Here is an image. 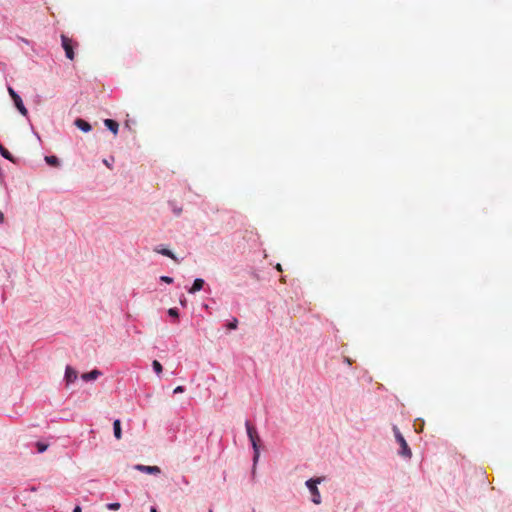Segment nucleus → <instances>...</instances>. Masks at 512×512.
<instances>
[{"instance_id":"obj_25","label":"nucleus","mask_w":512,"mask_h":512,"mask_svg":"<svg viewBox=\"0 0 512 512\" xmlns=\"http://www.w3.org/2000/svg\"><path fill=\"white\" fill-rule=\"evenodd\" d=\"M172 210H173L174 214L177 216H179L182 212V208H178V207H172Z\"/></svg>"},{"instance_id":"obj_20","label":"nucleus","mask_w":512,"mask_h":512,"mask_svg":"<svg viewBox=\"0 0 512 512\" xmlns=\"http://www.w3.org/2000/svg\"><path fill=\"white\" fill-rule=\"evenodd\" d=\"M152 369L158 376H160L163 371V366L158 360H154L152 362Z\"/></svg>"},{"instance_id":"obj_23","label":"nucleus","mask_w":512,"mask_h":512,"mask_svg":"<svg viewBox=\"0 0 512 512\" xmlns=\"http://www.w3.org/2000/svg\"><path fill=\"white\" fill-rule=\"evenodd\" d=\"M185 391H186V387L183 385H179L174 388L173 394L176 395V394L184 393Z\"/></svg>"},{"instance_id":"obj_31","label":"nucleus","mask_w":512,"mask_h":512,"mask_svg":"<svg viewBox=\"0 0 512 512\" xmlns=\"http://www.w3.org/2000/svg\"><path fill=\"white\" fill-rule=\"evenodd\" d=\"M103 163L107 166V167H111V164L109 163L108 160L104 159L103 160Z\"/></svg>"},{"instance_id":"obj_21","label":"nucleus","mask_w":512,"mask_h":512,"mask_svg":"<svg viewBox=\"0 0 512 512\" xmlns=\"http://www.w3.org/2000/svg\"><path fill=\"white\" fill-rule=\"evenodd\" d=\"M121 504L119 502H111L106 504V508L111 511H116L120 509Z\"/></svg>"},{"instance_id":"obj_14","label":"nucleus","mask_w":512,"mask_h":512,"mask_svg":"<svg viewBox=\"0 0 512 512\" xmlns=\"http://www.w3.org/2000/svg\"><path fill=\"white\" fill-rule=\"evenodd\" d=\"M0 155L10 161V162H13L15 163V157L2 145L0 146Z\"/></svg>"},{"instance_id":"obj_19","label":"nucleus","mask_w":512,"mask_h":512,"mask_svg":"<svg viewBox=\"0 0 512 512\" xmlns=\"http://www.w3.org/2000/svg\"><path fill=\"white\" fill-rule=\"evenodd\" d=\"M424 427V420L422 418H417L414 421V429L416 433H422Z\"/></svg>"},{"instance_id":"obj_15","label":"nucleus","mask_w":512,"mask_h":512,"mask_svg":"<svg viewBox=\"0 0 512 512\" xmlns=\"http://www.w3.org/2000/svg\"><path fill=\"white\" fill-rule=\"evenodd\" d=\"M167 314L171 317L175 322L179 321L180 311L177 307H172L167 310Z\"/></svg>"},{"instance_id":"obj_6","label":"nucleus","mask_w":512,"mask_h":512,"mask_svg":"<svg viewBox=\"0 0 512 512\" xmlns=\"http://www.w3.org/2000/svg\"><path fill=\"white\" fill-rule=\"evenodd\" d=\"M154 252L158 253V254H161L163 256H166L170 259H172L174 262H176L177 264H179L181 262L182 259H179L174 253L172 250H170L169 248H167L165 245L163 244H160V245H157L154 247Z\"/></svg>"},{"instance_id":"obj_8","label":"nucleus","mask_w":512,"mask_h":512,"mask_svg":"<svg viewBox=\"0 0 512 512\" xmlns=\"http://www.w3.org/2000/svg\"><path fill=\"white\" fill-rule=\"evenodd\" d=\"M77 378L78 372L70 365H67L64 373V381L66 382V385L69 386L70 384L74 383Z\"/></svg>"},{"instance_id":"obj_2","label":"nucleus","mask_w":512,"mask_h":512,"mask_svg":"<svg viewBox=\"0 0 512 512\" xmlns=\"http://www.w3.org/2000/svg\"><path fill=\"white\" fill-rule=\"evenodd\" d=\"M324 480L323 477H312L306 480L305 486L309 490L311 494V501L319 505L322 501L320 491L318 489V485Z\"/></svg>"},{"instance_id":"obj_7","label":"nucleus","mask_w":512,"mask_h":512,"mask_svg":"<svg viewBox=\"0 0 512 512\" xmlns=\"http://www.w3.org/2000/svg\"><path fill=\"white\" fill-rule=\"evenodd\" d=\"M133 469L136 471H140L145 474L150 475H159L161 473V468L159 466H148L143 464H135Z\"/></svg>"},{"instance_id":"obj_16","label":"nucleus","mask_w":512,"mask_h":512,"mask_svg":"<svg viewBox=\"0 0 512 512\" xmlns=\"http://www.w3.org/2000/svg\"><path fill=\"white\" fill-rule=\"evenodd\" d=\"M34 445L39 454L44 453L49 447V444L43 441H36Z\"/></svg>"},{"instance_id":"obj_11","label":"nucleus","mask_w":512,"mask_h":512,"mask_svg":"<svg viewBox=\"0 0 512 512\" xmlns=\"http://www.w3.org/2000/svg\"><path fill=\"white\" fill-rule=\"evenodd\" d=\"M74 125L84 133H88L92 130L91 124L82 118H76Z\"/></svg>"},{"instance_id":"obj_22","label":"nucleus","mask_w":512,"mask_h":512,"mask_svg":"<svg viewBox=\"0 0 512 512\" xmlns=\"http://www.w3.org/2000/svg\"><path fill=\"white\" fill-rule=\"evenodd\" d=\"M159 280H160L161 282L166 283V284H172V283H173V281H174V279H173L172 277H170V276H166V275H162V276H160Z\"/></svg>"},{"instance_id":"obj_10","label":"nucleus","mask_w":512,"mask_h":512,"mask_svg":"<svg viewBox=\"0 0 512 512\" xmlns=\"http://www.w3.org/2000/svg\"><path fill=\"white\" fill-rule=\"evenodd\" d=\"M101 375H102V371H100L99 369L95 368V369H92L89 372L83 373L81 375V379L84 382H90V381H94V380L98 379Z\"/></svg>"},{"instance_id":"obj_26","label":"nucleus","mask_w":512,"mask_h":512,"mask_svg":"<svg viewBox=\"0 0 512 512\" xmlns=\"http://www.w3.org/2000/svg\"><path fill=\"white\" fill-rule=\"evenodd\" d=\"M180 305L182 307H186V305H187V300H186V298L183 295L180 298Z\"/></svg>"},{"instance_id":"obj_36","label":"nucleus","mask_w":512,"mask_h":512,"mask_svg":"<svg viewBox=\"0 0 512 512\" xmlns=\"http://www.w3.org/2000/svg\"><path fill=\"white\" fill-rule=\"evenodd\" d=\"M1 64H2V63L0 62V65H1Z\"/></svg>"},{"instance_id":"obj_28","label":"nucleus","mask_w":512,"mask_h":512,"mask_svg":"<svg viewBox=\"0 0 512 512\" xmlns=\"http://www.w3.org/2000/svg\"><path fill=\"white\" fill-rule=\"evenodd\" d=\"M72 512H82V508L80 505H76L74 508H73V511Z\"/></svg>"},{"instance_id":"obj_30","label":"nucleus","mask_w":512,"mask_h":512,"mask_svg":"<svg viewBox=\"0 0 512 512\" xmlns=\"http://www.w3.org/2000/svg\"><path fill=\"white\" fill-rule=\"evenodd\" d=\"M21 41L27 45H29L31 42L28 39L21 38Z\"/></svg>"},{"instance_id":"obj_18","label":"nucleus","mask_w":512,"mask_h":512,"mask_svg":"<svg viewBox=\"0 0 512 512\" xmlns=\"http://www.w3.org/2000/svg\"><path fill=\"white\" fill-rule=\"evenodd\" d=\"M45 162L50 166H58L60 164L59 158L55 155L46 156Z\"/></svg>"},{"instance_id":"obj_37","label":"nucleus","mask_w":512,"mask_h":512,"mask_svg":"<svg viewBox=\"0 0 512 512\" xmlns=\"http://www.w3.org/2000/svg\"><path fill=\"white\" fill-rule=\"evenodd\" d=\"M252 512H255L254 510Z\"/></svg>"},{"instance_id":"obj_5","label":"nucleus","mask_w":512,"mask_h":512,"mask_svg":"<svg viewBox=\"0 0 512 512\" xmlns=\"http://www.w3.org/2000/svg\"><path fill=\"white\" fill-rule=\"evenodd\" d=\"M61 46L65 51V56L69 60H73L75 57L73 40L70 39L69 37H67L66 35L62 34L61 35Z\"/></svg>"},{"instance_id":"obj_34","label":"nucleus","mask_w":512,"mask_h":512,"mask_svg":"<svg viewBox=\"0 0 512 512\" xmlns=\"http://www.w3.org/2000/svg\"><path fill=\"white\" fill-rule=\"evenodd\" d=\"M345 362L348 363L349 365L351 364V360L349 358H345Z\"/></svg>"},{"instance_id":"obj_1","label":"nucleus","mask_w":512,"mask_h":512,"mask_svg":"<svg viewBox=\"0 0 512 512\" xmlns=\"http://www.w3.org/2000/svg\"><path fill=\"white\" fill-rule=\"evenodd\" d=\"M245 428H246V433H247V436H248V439L251 443V447L253 449V466L255 467L256 464L258 463L259 461V457H260V446H259V436H258V433H257V430L254 426H252V424L250 423L249 420H246L245 421Z\"/></svg>"},{"instance_id":"obj_32","label":"nucleus","mask_w":512,"mask_h":512,"mask_svg":"<svg viewBox=\"0 0 512 512\" xmlns=\"http://www.w3.org/2000/svg\"><path fill=\"white\" fill-rule=\"evenodd\" d=\"M150 512H158V510H157V508H156V507L152 506V507L150 508Z\"/></svg>"},{"instance_id":"obj_29","label":"nucleus","mask_w":512,"mask_h":512,"mask_svg":"<svg viewBox=\"0 0 512 512\" xmlns=\"http://www.w3.org/2000/svg\"><path fill=\"white\" fill-rule=\"evenodd\" d=\"M4 222V214L0 211V224Z\"/></svg>"},{"instance_id":"obj_27","label":"nucleus","mask_w":512,"mask_h":512,"mask_svg":"<svg viewBox=\"0 0 512 512\" xmlns=\"http://www.w3.org/2000/svg\"><path fill=\"white\" fill-rule=\"evenodd\" d=\"M4 183V174L2 169L0 168V184L2 185Z\"/></svg>"},{"instance_id":"obj_35","label":"nucleus","mask_w":512,"mask_h":512,"mask_svg":"<svg viewBox=\"0 0 512 512\" xmlns=\"http://www.w3.org/2000/svg\"><path fill=\"white\" fill-rule=\"evenodd\" d=\"M208 512H213V509H212V508H210Z\"/></svg>"},{"instance_id":"obj_4","label":"nucleus","mask_w":512,"mask_h":512,"mask_svg":"<svg viewBox=\"0 0 512 512\" xmlns=\"http://www.w3.org/2000/svg\"><path fill=\"white\" fill-rule=\"evenodd\" d=\"M8 93L19 113L23 116H27L28 110L25 107L21 96L11 86H8Z\"/></svg>"},{"instance_id":"obj_17","label":"nucleus","mask_w":512,"mask_h":512,"mask_svg":"<svg viewBox=\"0 0 512 512\" xmlns=\"http://www.w3.org/2000/svg\"><path fill=\"white\" fill-rule=\"evenodd\" d=\"M238 319L236 317H232L231 319L227 320L225 323V327L228 330H236L238 327Z\"/></svg>"},{"instance_id":"obj_9","label":"nucleus","mask_w":512,"mask_h":512,"mask_svg":"<svg viewBox=\"0 0 512 512\" xmlns=\"http://www.w3.org/2000/svg\"><path fill=\"white\" fill-rule=\"evenodd\" d=\"M205 284H206V282L203 278H195L192 283V286L186 288L187 292L189 294H195L196 292H199L202 289H204Z\"/></svg>"},{"instance_id":"obj_13","label":"nucleus","mask_w":512,"mask_h":512,"mask_svg":"<svg viewBox=\"0 0 512 512\" xmlns=\"http://www.w3.org/2000/svg\"><path fill=\"white\" fill-rule=\"evenodd\" d=\"M113 434L116 439L122 437L121 421L119 419H115L113 422Z\"/></svg>"},{"instance_id":"obj_12","label":"nucleus","mask_w":512,"mask_h":512,"mask_svg":"<svg viewBox=\"0 0 512 512\" xmlns=\"http://www.w3.org/2000/svg\"><path fill=\"white\" fill-rule=\"evenodd\" d=\"M104 125L105 127L110 131L112 132L114 135H117L118 131H119V124L116 120L114 119H105L104 120Z\"/></svg>"},{"instance_id":"obj_24","label":"nucleus","mask_w":512,"mask_h":512,"mask_svg":"<svg viewBox=\"0 0 512 512\" xmlns=\"http://www.w3.org/2000/svg\"><path fill=\"white\" fill-rule=\"evenodd\" d=\"M177 485L179 484H183V485H188L189 484V480L186 476H181L180 479H179V482H176Z\"/></svg>"},{"instance_id":"obj_3","label":"nucleus","mask_w":512,"mask_h":512,"mask_svg":"<svg viewBox=\"0 0 512 512\" xmlns=\"http://www.w3.org/2000/svg\"><path fill=\"white\" fill-rule=\"evenodd\" d=\"M392 430L394 432L396 442L400 445L398 454L401 457L410 459L412 457V451L409 445L407 444L405 438L403 437V435L401 434L400 430L396 425L393 426Z\"/></svg>"},{"instance_id":"obj_33","label":"nucleus","mask_w":512,"mask_h":512,"mask_svg":"<svg viewBox=\"0 0 512 512\" xmlns=\"http://www.w3.org/2000/svg\"><path fill=\"white\" fill-rule=\"evenodd\" d=\"M276 269H277L278 271H282L281 264H279V263H278V264L276 265Z\"/></svg>"}]
</instances>
